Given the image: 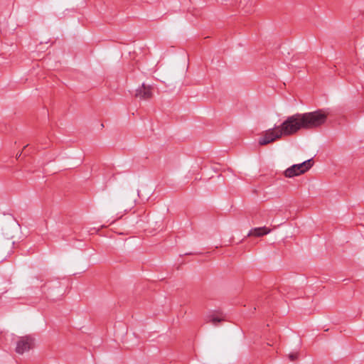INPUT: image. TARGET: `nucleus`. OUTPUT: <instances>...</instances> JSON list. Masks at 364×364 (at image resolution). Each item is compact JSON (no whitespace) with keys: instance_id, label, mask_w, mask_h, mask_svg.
I'll use <instances>...</instances> for the list:
<instances>
[{"instance_id":"f257e3e1","label":"nucleus","mask_w":364,"mask_h":364,"mask_svg":"<svg viewBox=\"0 0 364 364\" xmlns=\"http://www.w3.org/2000/svg\"><path fill=\"white\" fill-rule=\"evenodd\" d=\"M326 119L327 114L321 109L294 114L287 117L281 124L264 131L258 143L260 146H265L282 137L292 136L301 129H316L323 125Z\"/></svg>"},{"instance_id":"f03ea898","label":"nucleus","mask_w":364,"mask_h":364,"mask_svg":"<svg viewBox=\"0 0 364 364\" xmlns=\"http://www.w3.org/2000/svg\"><path fill=\"white\" fill-rule=\"evenodd\" d=\"M311 159L306 160L299 164H294L284 171V176L292 178L306 172L312 166Z\"/></svg>"},{"instance_id":"7ed1b4c3","label":"nucleus","mask_w":364,"mask_h":364,"mask_svg":"<svg viewBox=\"0 0 364 364\" xmlns=\"http://www.w3.org/2000/svg\"><path fill=\"white\" fill-rule=\"evenodd\" d=\"M34 347V338L31 336L21 337L16 343V352L18 354L28 351Z\"/></svg>"},{"instance_id":"20e7f679","label":"nucleus","mask_w":364,"mask_h":364,"mask_svg":"<svg viewBox=\"0 0 364 364\" xmlns=\"http://www.w3.org/2000/svg\"><path fill=\"white\" fill-rule=\"evenodd\" d=\"M152 90L153 87L151 85L142 84V85L136 90L135 95L142 100H149L153 96Z\"/></svg>"},{"instance_id":"39448f33","label":"nucleus","mask_w":364,"mask_h":364,"mask_svg":"<svg viewBox=\"0 0 364 364\" xmlns=\"http://www.w3.org/2000/svg\"><path fill=\"white\" fill-rule=\"evenodd\" d=\"M223 321H225L224 316L220 312L210 314L205 318L206 323H211L214 326H217L218 323Z\"/></svg>"},{"instance_id":"423d86ee","label":"nucleus","mask_w":364,"mask_h":364,"mask_svg":"<svg viewBox=\"0 0 364 364\" xmlns=\"http://www.w3.org/2000/svg\"><path fill=\"white\" fill-rule=\"evenodd\" d=\"M271 230L267 227L255 228L252 229L247 234L248 237H262L270 232Z\"/></svg>"},{"instance_id":"0eeeda50","label":"nucleus","mask_w":364,"mask_h":364,"mask_svg":"<svg viewBox=\"0 0 364 364\" xmlns=\"http://www.w3.org/2000/svg\"><path fill=\"white\" fill-rule=\"evenodd\" d=\"M298 358V353H291L289 355V358L291 361H294Z\"/></svg>"}]
</instances>
